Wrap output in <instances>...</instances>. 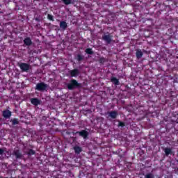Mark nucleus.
Here are the masks:
<instances>
[{"mask_svg":"<svg viewBox=\"0 0 178 178\" xmlns=\"http://www.w3.org/2000/svg\"><path fill=\"white\" fill-rule=\"evenodd\" d=\"M71 77H77L78 74H80V71L77 69H74L70 71Z\"/></svg>","mask_w":178,"mask_h":178,"instance_id":"10","label":"nucleus"},{"mask_svg":"<svg viewBox=\"0 0 178 178\" xmlns=\"http://www.w3.org/2000/svg\"><path fill=\"white\" fill-rule=\"evenodd\" d=\"M74 149L75 154H80L83 151V149L79 146L74 147Z\"/></svg>","mask_w":178,"mask_h":178,"instance_id":"16","label":"nucleus"},{"mask_svg":"<svg viewBox=\"0 0 178 178\" xmlns=\"http://www.w3.org/2000/svg\"><path fill=\"white\" fill-rule=\"evenodd\" d=\"M65 5H70L72 3V0H63Z\"/></svg>","mask_w":178,"mask_h":178,"instance_id":"24","label":"nucleus"},{"mask_svg":"<svg viewBox=\"0 0 178 178\" xmlns=\"http://www.w3.org/2000/svg\"><path fill=\"white\" fill-rule=\"evenodd\" d=\"M76 58L78 62H81L84 59V56L81 54H77Z\"/></svg>","mask_w":178,"mask_h":178,"instance_id":"20","label":"nucleus"},{"mask_svg":"<svg viewBox=\"0 0 178 178\" xmlns=\"http://www.w3.org/2000/svg\"><path fill=\"white\" fill-rule=\"evenodd\" d=\"M85 52L86 54H88V55H94V51L91 48L86 49Z\"/></svg>","mask_w":178,"mask_h":178,"instance_id":"19","label":"nucleus"},{"mask_svg":"<svg viewBox=\"0 0 178 178\" xmlns=\"http://www.w3.org/2000/svg\"><path fill=\"white\" fill-rule=\"evenodd\" d=\"M145 178H155V175H154V174L149 172L145 175Z\"/></svg>","mask_w":178,"mask_h":178,"instance_id":"22","label":"nucleus"},{"mask_svg":"<svg viewBox=\"0 0 178 178\" xmlns=\"http://www.w3.org/2000/svg\"><path fill=\"white\" fill-rule=\"evenodd\" d=\"M1 41H2V38H1V37H0V42H1Z\"/></svg>","mask_w":178,"mask_h":178,"instance_id":"28","label":"nucleus"},{"mask_svg":"<svg viewBox=\"0 0 178 178\" xmlns=\"http://www.w3.org/2000/svg\"><path fill=\"white\" fill-rule=\"evenodd\" d=\"M31 104L35 106H38V105L41 104V100L38 99V98H32L31 99Z\"/></svg>","mask_w":178,"mask_h":178,"instance_id":"9","label":"nucleus"},{"mask_svg":"<svg viewBox=\"0 0 178 178\" xmlns=\"http://www.w3.org/2000/svg\"><path fill=\"white\" fill-rule=\"evenodd\" d=\"M111 83L115 84V86H119V84H120L119 82V79H118V78H116L115 76L111 77Z\"/></svg>","mask_w":178,"mask_h":178,"instance_id":"13","label":"nucleus"},{"mask_svg":"<svg viewBox=\"0 0 178 178\" xmlns=\"http://www.w3.org/2000/svg\"><path fill=\"white\" fill-rule=\"evenodd\" d=\"M39 26H40V24H37V25H36V27H39Z\"/></svg>","mask_w":178,"mask_h":178,"instance_id":"27","label":"nucleus"},{"mask_svg":"<svg viewBox=\"0 0 178 178\" xmlns=\"http://www.w3.org/2000/svg\"><path fill=\"white\" fill-rule=\"evenodd\" d=\"M74 134H79V136L80 137L83 138V140H88L90 133L88 131H86L85 129H83L81 131H78L75 133L74 132Z\"/></svg>","mask_w":178,"mask_h":178,"instance_id":"3","label":"nucleus"},{"mask_svg":"<svg viewBox=\"0 0 178 178\" xmlns=\"http://www.w3.org/2000/svg\"><path fill=\"white\" fill-rule=\"evenodd\" d=\"M24 44L27 47H30V45H32L33 41H31V39L28 37L24 40Z\"/></svg>","mask_w":178,"mask_h":178,"instance_id":"11","label":"nucleus"},{"mask_svg":"<svg viewBox=\"0 0 178 178\" xmlns=\"http://www.w3.org/2000/svg\"><path fill=\"white\" fill-rule=\"evenodd\" d=\"M112 38H113V36L109 34V33H108L107 35H103L102 37V40L105 41L107 44H111V42H112L113 40Z\"/></svg>","mask_w":178,"mask_h":178,"instance_id":"4","label":"nucleus"},{"mask_svg":"<svg viewBox=\"0 0 178 178\" xmlns=\"http://www.w3.org/2000/svg\"><path fill=\"white\" fill-rule=\"evenodd\" d=\"M60 29L61 30H66L67 29V23L65 21H61L60 22Z\"/></svg>","mask_w":178,"mask_h":178,"instance_id":"12","label":"nucleus"},{"mask_svg":"<svg viewBox=\"0 0 178 178\" xmlns=\"http://www.w3.org/2000/svg\"><path fill=\"white\" fill-rule=\"evenodd\" d=\"M48 87V84L44 82H40L36 84L35 90H37L38 91H47Z\"/></svg>","mask_w":178,"mask_h":178,"instance_id":"2","label":"nucleus"},{"mask_svg":"<svg viewBox=\"0 0 178 178\" xmlns=\"http://www.w3.org/2000/svg\"><path fill=\"white\" fill-rule=\"evenodd\" d=\"M124 126H126V123L118 120V127H124Z\"/></svg>","mask_w":178,"mask_h":178,"instance_id":"23","label":"nucleus"},{"mask_svg":"<svg viewBox=\"0 0 178 178\" xmlns=\"http://www.w3.org/2000/svg\"><path fill=\"white\" fill-rule=\"evenodd\" d=\"M26 155H28V156H31V155H35V152L33 149H29L26 152Z\"/></svg>","mask_w":178,"mask_h":178,"instance_id":"17","label":"nucleus"},{"mask_svg":"<svg viewBox=\"0 0 178 178\" xmlns=\"http://www.w3.org/2000/svg\"><path fill=\"white\" fill-rule=\"evenodd\" d=\"M2 115L5 119H10V116H12V112L9 110H4L2 113Z\"/></svg>","mask_w":178,"mask_h":178,"instance_id":"8","label":"nucleus"},{"mask_svg":"<svg viewBox=\"0 0 178 178\" xmlns=\"http://www.w3.org/2000/svg\"><path fill=\"white\" fill-rule=\"evenodd\" d=\"M19 67L22 72H29L30 70V65L27 63H21Z\"/></svg>","mask_w":178,"mask_h":178,"instance_id":"6","label":"nucleus"},{"mask_svg":"<svg viewBox=\"0 0 178 178\" xmlns=\"http://www.w3.org/2000/svg\"><path fill=\"white\" fill-rule=\"evenodd\" d=\"M47 19H49V20H51V22H54V15H50V14H48L47 15Z\"/></svg>","mask_w":178,"mask_h":178,"instance_id":"25","label":"nucleus"},{"mask_svg":"<svg viewBox=\"0 0 178 178\" xmlns=\"http://www.w3.org/2000/svg\"><path fill=\"white\" fill-rule=\"evenodd\" d=\"M108 117L111 119H116L118 116L119 115V113H118V111H112L108 112Z\"/></svg>","mask_w":178,"mask_h":178,"instance_id":"7","label":"nucleus"},{"mask_svg":"<svg viewBox=\"0 0 178 178\" xmlns=\"http://www.w3.org/2000/svg\"><path fill=\"white\" fill-rule=\"evenodd\" d=\"M3 152H5V151L3 150V149H1L0 148V155H2L3 154Z\"/></svg>","mask_w":178,"mask_h":178,"instance_id":"26","label":"nucleus"},{"mask_svg":"<svg viewBox=\"0 0 178 178\" xmlns=\"http://www.w3.org/2000/svg\"><path fill=\"white\" fill-rule=\"evenodd\" d=\"M105 62H106V58H105L104 57H101L99 59V63H100V65H104V63H105Z\"/></svg>","mask_w":178,"mask_h":178,"instance_id":"21","label":"nucleus"},{"mask_svg":"<svg viewBox=\"0 0 178 178\" xmlns=\"http://www.w3.org/2000/svg\"><path fill=\"white\" fill-rule=\"evenodd\" d=\"M35 20H37L38 22V18H36Z\"/></svg>","mask_w":178,"mask_h":178,"instance_id":"29","label":"nucleus"},{"mask_svg":"<svg viewBox=\"0 0 178 178\" xmlns=\"http://www.w3.org/2000/svg\"><path fill=\"white\" fill-rule=\"evenodd\" d=\"M81 87H83L81 83H79L76 79H71L70 83L67 84V88L70 90H76V88H81Z\"/></svg>","mask_w":178,"mask_h":178,"instance_id":"1","label":"nucleus"},{"mask_svg":"<svg viewBox=\"0 0 178 178\" xmlns=\"http://www.w3.org/2000/svg\"><path fill=\"white\" fill-rule=\"evenodd\" d=\"M164 152L166 156H169V155H172V154H173V152H172V149H170V147H166L164 149Z\"/></svg>","mask_w":178,"mask_h":178,"instance_id":"14","label":"nucleus"},{"mask_svg":"<svg viewBox=\"0 0 178 178\" xmlns=\"http://www.w3.org/2000/svg\"><path fill=\"white\" fill-rule=\"evenodd\" d=\"M143 55H144V54L143 53V51H141L140 49H138L136 51V58H137V59H141V58H143Z\"/></svg>","mask_w":178,"mask_h":178,"instance_id":"15","label":"nucleus"},{"mask_svg":"<svg viewBox=\"0 0 178 178\" xmlns=\"http://www.w3.org/2000/svg\"><path fill=\"white\" fill-rule=\"evenodd\" d=\"M13 155L15 156L16 159H22V158H23V154H22V151H20L19 149L14 150Z\"/></svg>","mask_w":178,"mask_h":178,"instance_id":"5","label":"nucleus"},{"mask_svg":"<svg viewBox=\"0 0 178 178\" xmlns=\"http://www.w3.org/2000/svg\"><path fill=\"white\" fill-rule=\"evenodd\" d=\"M10 122H12L13 126H16V124H19V119L17 118H13L10 120Z\"/></svg>","mask_w":178,"mask_h":178,"instance_id":"18","label":"nucleus"}]
</instances>
